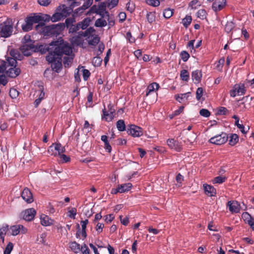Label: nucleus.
<instances>
[{"mask_svg": "<svg viewBox=\"0 0 254 254\" xmlns=\"http://www.w3.org/2000/svg\"><path fill=\"white\" fill-rule=\"evenodd\" d=\"M39 48L42 53L48 52L46 57L48 62L54 61L56 58L62 59L64 56H70L72 53L69 44L63 40L53 41L49 44L42 45Z\"/></svg>", "mask_w": 254, "mask_h": 254, "instance_id": "f257e3e1", "label": "nucleus"}, {"mask_svg": "<svg viewBox=\"0 0 254 254\" xmlns=\"http://www.w3.org/2000/svg\"><path fill=\"white\" fill-rule=\"evenodd\" d=\"M9 54L11 57H8L6 61L3 62L5 73L6 75L11 78H15L20 73V69L16 67L17 60L21 61L23 59V56L18 49H11L9 51Z\"/></svg>", "mask_w": 254, "mask_h": 254, "instance_id": "f03ea898", "label": "nucleus"}, {"mask_svg": "<svg viewBox=\"0 0 254 254\" xmlns=\"http://www.w3.org/2000/svg\"><path fill=\"white\" fill-rule=\"evenodd\" d=\"M40 32L44 36H53L60 34L64 28V25L62 23L52 24L48 26H40Z\"/></svg>", "mask_w": 254, "mask_h": 254, "instance_id": "7ed1b4c3", "label": "nucleus"}, {"mask_svg": "<svg viewBox=\"0 0 254 254\" xmlns=\"http://www.w3.org/2000/svg\"><path fill=\"white\" fill-rule=\"evenodd\" d=\"M13 31V22L11 18H7L0 24V35L3 38L10 37Z\"/></svg>", "mask_w": 254, "mask_h": 254, "instance_id": "20e7f679", "label": "nucleus"}, {"mask_svg": "<svg viewBox=\"0 0 254 254\" xmlns=\"http://www.w3.org/2000/svg\"><path fill=\"white\" fill-rule=\"evenodd\" d=\"M228 139V136L225 132H222L221 134L215 135L211 137L209 142L212 144L220 145L227 142Z\"/></svg>", "mask_w": 254, "mask_h": 254, "instance_id": "39448f33", "label": "nucleus"}, {"mask_svg": "<svg viewBox=\"0 0 254 254\" xmlns=\"http://www.w3.org/2000/svg\"><path fill=\"white\" fill-rule=\"evenodd\" d=\"M246 92V89L244 83H240L236 84L233 87L232 89L230 91V95L232 97L237 95H243Z\"/></svg>", "mask_w": 254, "mask_h": 254, "instance_id": "423d86ee", "label": "nucleus"}, {"mask_svg": "<svg viewBox=\"0 0 254 254\" xmlns=\"http://www.w3.org/2000/svg\"><path fill=\"white\" fill-rule=\"evenodd\" d=\"M78 2L73 1L69 6H66L65 5L63 4L58 8L59 11H61V14L63 17H66L73 11V8L75 5H78Z\"/></svg>", "mask_w": 254, "mask_h": 254, "instance_id": "0eeeda50", "label": "nucleus"}, {"mask_svg": "<svg viewBox=\"0 0 254 254\" xmlns=\"http://www.w3.org/2000/svg\"><path fill=\"white\" fill-rule=\"evenodd\" d=\"M127 133L133 137H139L142 135V129L138 126L130 125L127 128Z\"/></svg>", "mask_w": 254, "mask_h": 254, "instance_id": "6e6552de", "label": "nucleus"}, {"mask_svg": "<svg viewBox=\"0 0 254 254\" xmlns=\"http://www.w3.org/2000/svg\"><path fill=\"white\" fill-rule=\"evenodd\" d=\"M34 45L33 43H26V44H23L21 46L19 50L22 52V54H21L23 56H29L32 54V53L34 52Z\"/></svg>", "mask_w": 254, "mask_h": 254, "instance_id": "1a4fd4ad", "label": "nucleus"}, {"mask_svg": "<svg viewBox=\"0 0 254 254\" xmlns=\"http://www.w3.org/2000/svg\"><path fill=\"white\" fill-rule=\"evenodd\" d=\"M167 144L171 149H173L177 152H180L183 149L181 142L174 138H169L167 140Z\"/></svg>", "mask_w": 254, "mask_h": 254, "instance_id": "9d476101", "label": "nucleus"}, {"mask_svg": "<svg viewBox=\"0 0 254 254\" xmlns=\"http://www.w3.org/2000/svg\"><path fill=\"white\" fill-rule=\"evenodd\" d=\"M36 213V210L33 208H30L23 211L21 215L25 221H31L34 219Z\"/></svg>", "mask_w": 254, "mask_h": 254, "instance_id": "9b49d317", "label": "nucleus"}, {"mask_svg": "<svg viewBox=\"0 0 254 254\" xmlns=\"http://www.w3.org/2000/svg\"><path fill=\"white\" fill-rule=\"evenodd\" d=\"M10 229L13 236H16L20 233L24 234L27 232V229L22 225H13L10 227Z\"/></svg>", "mask_w": 254, "mask_h": 254, "instance_id": "f8f14e48", "label": "nucleus"}, {"mask_svg": "<svg viewBox=\"0 0 254 254\" xmlns=\"http://www.w3.org/2000/svg\"><path fill=\"white\" fill-rule=\"evenodd\" d=\"M21 196L23 199L28 203H31L34 201L32 193L27 188H25L23 189L21 192Z\"/></svg>", "mask_w": 254, "mask_h": 254, "instance_id": "ddd939ff", "label": "nucleus"}, {"mask_svg": "<svg viewBox=\"0 0 254 254\" xmlns=\"http://www.w3.org/2000/svg\"><path fill=\"white\" fill-rule=\"evenodd\" d=\"M212 8L215 11H219L222 10L226 5V0H213Z\"/></svg>", "mask_w": 254, "mask_h": 254, "instance_id": "4468645a", "label": "nucleus"}, {"mask_svg": "<svg viewBox=\"0 0 254 254\" xmlns=\"http://www.w3.org/2000/svg\"><path fill=\"white\" fill-rule=\"evenodd\" d=\"M227 206L232 213H238L240 211V205L237 201H229Z\"/></svg>", "mask_w": 254, "mask_h": 254, "instance_id": "2eb2a0df", "label": "nucleus"}, {"mask_svg": "<svg viewBox=\"0 0 254 254\" xmlns=\"http://www.w3.org/2000/svg\"><path fill=\"white\" fill-rule=\"evenodd\" d=\"M41 20H43L42 16L34 13L33 15L27 16L25 19V21L29 22V24H30L31 26L33 28L34 24L39 23Z\"/></svg>", "mask_w": 254, "mask_h": 254, "instance_id": "dca6fc26", "label": "nucleus"}, {"mask_svg": "<svg viewBox=\"0 0 254 254\" xmlns=\"http://www.w3.org/2000/svg\"><path fill=\"white\" fill-rule=\"evenodd\" d=\"M93 12L100 15L102 18H107L108 19L109 18V13L106 10V6L104 3L100 5L98 9H95Z\"/></svg>", "mask_w": 254, "mask_h": 254, "instance_id": "f3484780", "label": "nucleus"}, {"mask_svg": "<svg viewBox=\"0 0 254 254\" xmlns=\"http://www.w3.org/2000/svg\"><path fill=\"white\" fill-rule=\"evenodd\" d=\"M205 193L208 196H214L216 194V189L211 185L206 184H203Z\"/></svg>", "mask_w": 254, "mask_h": 254, "instance_id": "a211bd4d", "label": "nucleus"}, {"mask_svg": "<svg viewBox=\"0 0 254 254\" xmlns=\"http://www.w3.org/2000/svg\"><path fill=\"white\" fill-rule=\"evenodd\" d=\"M48 62L51 63V67L53 70L57 72H59V71L62 68V59L56 58L54 61Z\"/></svg>", "mask_w": 254, "mask_h": 254, "instance_id": "6ab92c4d", "label": "nucleus"}, {"mask_svg": "<svg viewBox=\"0 0 254 254\" xmlns=\"http://www.w3.org/2000/svg\"><path fill=\"white\" fill-rule=\"evenodd\" d=\"M201 77L202 73L200 70L196 69L192 72L191 78L195 84L199 83L201 81Z\"/></svg>", "mask_w": 254, "mask_h": 254, "instance_id": "aec40b11", "label": "nucleus"}, {"mask_svg": "<svg viewBox=\"0 0 254 254\" xmlns=\"http://www.w3.org/2000/svg\"><path fill=\"white\" fill-rule=\"evenodd\" d=\"M5 70V67H4V65L3 63L1 64V65L0 66V84H2L4 86L8 82L5 75L4 74Z\"/></svg>", "mask_w": 254, "mask_h": 254, "instance_id": "412c9836", "label": "nucleus"}, {"mask_svg": "<svg viewBox=\"0 0 254 254\" xmlns=\"http://www.w3.org/2000/svg\"><path fill=\"white\" fill-rule=\"evenodd\" d=\"M159 87V84L156 82H153L150 84L146 89V95L148 96L151 92L157 90Z\"/></svg>", "mask_w": 254, "mask_h": 254, "instance_id": "4be33fe9", "label": "nucleus"}, {"mask_svg": "<svg viewBox=\"0 0 254 254\" xmlns=\"http://www.w3.org/2000/svg\"><path fill=\"white\" fill-rule=\"evenodd\" d=\"M102 112H103V115L102 116V119H104L107 122H111V121H112V120L114 118L115 114L108 113L106 111V110L105 107H104V109L103 110Z\"/></svg>", "mask_w": 254, "mask_h": 254, "instance_id": "5701e85b", "label": "nucleus"}, {"mask_svg": "<svg viewBox=\"0 0 254 254\" xmlns=\"http://www.w3.org/2000/svg\"><path fill=\"white\" fill-rule=\"evenodd\" d=\"M132 187V185L130 183L121 184L118 186L119 189L120 190V193H124L128 191Z\"/></svg>", "mask_w": 254, "mask_h": 254, "instance_id": "b1692460", "label": "nucleus"}, {"mask_svg": "<svg viewBox=\"0 0 254 254\" xmlns=\"http://www.w3.org/2000/svg\"><path fill=\"white\" fill-rule=\"evenodd\" d=\"M245 217L246 222L248 223L253 230H254V219L252 216L248 213L246 212L244 214Z\"/></svg>", "mask_w": 254, "mask_h": 254, "instance_id": "393cba45", "label": "nucleus"}, {"mask_svg": "<svg viewBox=\"0 0 254 254\" xmlns=\"http://www.w3.org/2000/svg\"><path fill=\"white\" fill-rule=\"evenodd\" d=\"M69 247L74 253H78L81 251V248L79 244L76 242H72L69 243Z\"/></svg>", "mask_w": 254, "mask_h": 254, "instance_id": "a878e982", "label": "nucleus"}, {"mask_svg": "<svg viewBox=\"0 0 254 254\" xmlns=\"http://www.w3.org/2000/svg\"><path fill=\"white\" fill-rule=\"evenodd\" d=\"M239 141V136L236 133L231 134L229 140V144L231 146L235 145Z\"/></svg>", "mask_w": 254, "mask_h": 254, "instance_id": "bb28decb", "label": "nucleus"}, {"mask_svg": "<svg viewBox=\"0 0 254 254\" xmlns=\"http://www.w3.org/2000/svg\"><path fill=\"white\" fill-rule=\"evenodd\" d=\"M180 77L182 80L188 81L190 78V74L186 69H183L180 73Z\"/></svg>", "mask_w": 254, "mask_h": 254, "instance_id": "cd10ccee", "label": "nucleus"}, {"mask_svg": "<svg viewBox=\"0 0 254 254\" xmlns=\"http://www.w3.org/2000/svg\"><path fill=\"white\" fill-rule=\"evenodd\" d=\"M8 230V226L7 225H3L0 229V238L3 242L4 240V236L6 235Z\"/></svg>", "mask_w": 254, "mask_h": 254, "instance_id": "c85d7f7f", "label": "nucleus"}, {"mask_svg": "<svg viewBox=\"0 0 254 254\" xmlns=\"http://www.w3.org/2000/svg\"><path fill=\"white\" fill-rule=\"evenodd\" d=\"M107 25L106 20L103 18L97 19L95 22V26L97 27H103Z\"/></svg>", "mask_w": 254, "mask_h": 254, "instance_id": "c756f323", "label": "nucleus"}, {"mask_svg": "<svg viewBox=\"0 0 254 254\" xmlns=\"http://www.w3.org/2000/svg\"><path fill=\"white\" fill-rule=\"evenodd\" d=\"M41 223L43 226H50L52 224V220L45 215L41 218Z\"/></svg>", "mask_w": 254, "mask_h": 254, "instance_id": "7c9ffc66", "label": "nucleus"}, {"mask_svg": "<svg viewBox=\"0 0 254 254\" xmlns=\"http://www.w3.org/2000/svg\"><path fill=\"white\" fill-rule=\"evenodd\" d=\"M90 21L91 19L90 18L87 17L84 18L81 22H79L78 23L80 24L81 28L84 30L86 29L87 27L89 26Z\"/></svg>", "mask_w": 254, "mask_h": 254, "instance_id": "2f4dec72", "label": "nucleus"}, {"mask_svg": "<svg viewBox=\"0 0 254 254\" xmlns=\"http://www.w3.org/2000/svg\"><path fill=\"white\" fill-rule=\"evenodd\" d=\"M43 20H41V21L39 22V24L36 26V30H38V28L40 27V26H43L45 25L44 22L49 21L50 20H51V17L47 14H46L44 16H42Z\"/></svg>", "mask_w": 254, "mask_h": 254, "instance_id": "473e14b6", "label": "nucleus"}, {"mask_svg": "<svg viewBox=\"0 0 254 254\" xmlns=\"http://www.w3.org/2000/svg\"><path fill=\"white\" fill-rule=\"evenodd\" d=\"M235 27V24L233 21H228L225 26V31L227 33L230 32Z\"/></svg>", "mask_w": 254, "mask_h": 254, "instance_id": "72a5a7b5", "label": "nucleus"}, {"mask_svg": "<svg viewBox=\"0 0 254 254\" xmlns=\"http://www.w3.org/2000/svg\"><path fill=\"white\" fill-rule=\"evenodd\" d=\"M117 128L120 131H123L126 129V125L124 120H120L117 122Z\"/></svg>", "mask_w": 254, "mask_h": 254, "instance_id": "f704fd0d", "label": "nucleus"}, {"mask_svg": "<svg viewBox=\"0 0 254 254\" xmlns=\"http://www.w3.org/2000/svg\"><path fill=\"white\" fill-rule=\"evenodd\" d=\"M190 94V92H188L184 94H178L175 96L176 99L179 102H181L184 99L187 100Z\"/></svg>", "mask_w": 254, "mask_h": 254, "instance_id": "c9c22d12", "label": "nucleus"}, {"mask_svg": "<svg viewBox=\"0 0 254 254\" xmlns=\"http://www.w3.org/2000/svg\"><path fill=\"white\" fill-rule=\"evenodd\" d=\"M191 17L190 16L187 15L183 19L182 23L185 27L187 28L191 23Z\"/></svg>", "mask_w": 254, "mask_h": 254, "instance_id": "e433bc0d", "label": "nucleus"}, {"mask_svg": "<svg viewBox=\"0 0 254 254\" xmlns=\"http://www.w3.org/2000/svg\"><path fill=\"white\" fill-rule=\"evenodd\" d=\"M173 9L168 8L164 10L163 16L165 18L168 19L173 15Z\"/></svg>", "mask_w": 254, "mask_h": 254, "instance_id": "4c0bfd02", "label": "nucleus"}, {"mask_svg": "<svg viewBox=\"0 0 254 254\" xmlns=\"http://www.w3.org/2000/svg\"><path fill=\"white\" fill-rule=\"evenodd\" d=\"M63 17L61 12H56L54 13L51 18L53 22H56L60 20Z\"/></svg>", "mask_w": 254, "mask_h": 254, "instance_id": "58836bf2", "label": "nucleus"}, {"mask_svg": "<svg viewBox=\"0 0 254 254\" xmlns=\"http://www.w3.org/2000/svg\"><path fill=\"white\" fill-rule=\"evenodd\" d=\"M56 148H57V147H55L54 143H53L48 149V153L49 154L54 155L55 156H57L58 153L57 151H56Z\"/></svg>", "mask_w": 254, "mask_h": 254, "instance_id": "ea45409f", "label": "nucleus"}, {"mask_svg": "<svg viewBox=\"0 0 254 254\" xmlns=\"http://www.w3.org/2000/svg\"><path fill=\"white\" fill-rule=\"evenodd\" d=\"M55 147H57L56 148V151H57L58 155H60L62 153L65 152V149L64 147H63L60 143H54Z\"/></svg>", "mask_w": 254, "mask_h": 254, "instance_id": "a19ab883", "label": "nucleus"}, {"mask_svg": "<svg viewBox=\"0 0 254 254\" xmlns=\"http://www.w3.org/2000/svg\"><path fill=\"white\" fill-rule=\"evenodd\" d=\"M227 178L225 177L218 176L215 177L213 180V184H222L224 183Z\"/></svg>", "mask_w": 254, "mask_h": 254, "instance_id": "79ce46f5", "label": "nucleus"}, {"mask_svg": "<svg viewBox=\"0 0 254 254\" xmlns=\"http://www.w3.org/2000/svg\"><path fill=\"white\" fill-rule=\"evenodd\" d=\"M146 18L149 23H152L155 20V12H150L147 14Z\"/></svg>", "mask_w": 254, "mask_h": 254, "instance_id": "37998d69", "label": "nucleus"}, {"mask_svg": "<svg viewBox=\"0 0 254 254\" xmlns=\"http://www.w3.org/2000/svg\"><path fill=\"white\" fill-rule=\"evenodd\" d=\"M9 94L11 98L16 99L19 95V92L16 89L11 88L9 90Z\"/></svg>", "mask_w": 254, "mask_h": 254, "instance_id": "c03bdc74", "label": "nucleus"}, {"mask_svg": "<svg viewBox=\"0 0 254 254\" xmlns=\"http://www.w3.org/2000/svg\"><path fill=\"white\" fill-rule=\"evenodd\" d=\"M180 56L182 60L185 62H187L190 57V54L186 51H182L180 53Z\"/></svg>", "mask_w": 254, "mask_h": 254, "instance_id": "a18cd8bd", "label": "nucleus"}, {"mask_svg": "<svg viewBox=\"0 0 254 254\" xmlns=\"http://www.w3.org/2000/svg\"><path fill=\"white\" fill-rule=\"evenodd\" d=\"M81 28L80 24L78 23L76 25H72L69 28V33H74L76 32L78 30H79Z\"/></svg>", "mask_w": 254, "mask_h": 254, "instance_id": "49530a36", "label": "nucleus"}, {"mask_svg": "<svg viewBox=\"0 0 254 254\" xmlns=\"http://www.w3.org/2000/svg\"><path fill=\"white\" fill-rule=\"evenodd\" d=\"M146 3L148 5L156 7L160 5V1L159 0H145Z\"/></svg>", "mask_w": 254, "mask_h": 254, "instance_id": "de8ad7c7", "label": "nucleus"}, {"mask_svg": "<svg viewBox=\"0 0 254 254\" xmlns=\"http://www.w3.org/2000/svg\"><path fill=\"white\" fill-rule=\"evenodd\" d=\"M108 1L107 6L110 9L116 6L119 2V0H108Z\"/></svg>", "mask_w": 254, "mask_h": 254, "instance_id": "09e8293b", "label": "nucleus"}, {"mask_svg": "<svg viewBox=\"0 0 254 254\" xmlns=\"http://www.w3.org/2000/svg\"><path fill=\"white\" fill-rule=\"evenodd\" d=\"M99 41V38L97 36H95L92 39L89 40L88 44L89 45L95 46L98 44Z\"/></svg>", "mask_w": 254, "mask_h": 254, "instance_id": "8fccbe9b", "label": "nucleus"}, {"mask_svg": "<svg viewBox=\"0 0 254 254\" xmlns=\"http://www.w3.org/2000/svg\"><path fill=\"white\" fill-rule=\"evenodd\" d=\"M13 244L9 242L4 251L3 254H10L13 249Z\"/></svg>", "mask_w": 254, "mask_h": 254, "instance_id": "3c124183", "label": "nucleus"}, {"mask_svg": "<svg viewBox=\"0 0 254 254\" xmlns=\"http://www.w3.org/2000/svg\"><path fill=\"white\" fill-rule=\"evenodd\" d=\"M197 15L198 18L203 19L206 18V12L203 9H199L197 12Z\"/></svg>", "mask_w": 254, "mask_h": 254, "instance_id": "603ef678", "label": "nucleus"}, {"mask_svg": "<svg viewBox=\"0 0 254 254\" xmlns=\"http://www.w3.org/2000/svg\"><path fill=\"white\" fill-rule=\"evenodd\" d=\"M82 39L80 36L73 37L72 38V42L77 45H79L82 43Z\"/></svg>", "mask_w": 254, "mask_h": 254, "instance_id": "864d4df0", "label": "nucleus"}, {"mask_svg": "<svg viewBox=\"0 0 254 254\" xmlns=\"http://www.w3.org/2000/svg\"><path fill=\"white\" fill-rule=\"evenodd\" d=\"M22 29L24 32H28L31 30L33 28L29 24V22H25V24H23L21 26Z\"/></svg>", "mask_w": 254, "mask_h": 254, "instance_id": "5fc2aeb1", "label": "nucleus"}, {"mask_svg": "<svg viewBox=\"0 0 254 254\" xmlns=\"http://www.w3.org/2000/svg\"><path fill=\"white\" fill-rule=\"evenodd\" d=\"M199 114L204 117L207 118L210 116V112L206 109H202L199 111Z\"/></svg>", "mask_w": 254, "mask_h": 254, "instance_id": "6e6d98bb", "label": "nucleus"}, {"mask_svg": "<svg viewBox=\"0 0 254 254\" xmlns=\"http://www.w3.org/2000/svg\"><path fill=\"white\" fill-rule=\"evenodd\" d=\"M69 214L68 216L71 218L75 219L77 213V210L75 207L71 208L68 212Z\"/></svg>", "mask_w": 254, "mask_h": 254, "instance_id": "4d7b16f0", "label": "nucleus"}, {"mask_svg": "<svg viewBox=\"0 0 254 254\" xmlns=\"http://www.w3.org/2000/svg\"><path fill=\"white\" fill-rule=\"evenodd\" d=\"M75 22V18L74 17H70L66 19L65 23L67 27L71 26L73 23Z\"/></svg>", "mask_w": 254, "mask_h": 254, "instance_id": "13d9d810", "label": "nucleus"}, {"mask_svg": "<svg viewBox=\"0 0 254 254\" xmlns=\"http://www.w3.org/2000/svg\"><path fill=\"white\" fill-rule=\"evenodd\" d=\"M90 75V71L86 69H83L82 70V76L83 78L85 81L87 80L88 78Z\"/></svg>", "mask_w": 254, "mask_h": 254, "instance_id": "bf43d9fd", "label": "nucleus"}, {"mask_svg": "<svg viewBox=\"0 0 254 254\" xmlns=\"http://www.w3.org/2000/svg\"><path fill=\"white\" fill-rule=\"evenodd\" d=\"M203 89L201 87H199L197 89L196 91V98L197 100H199L202 96Z\"/></svg>", "mask_w": 254, "mask_h": 254, "instance_id": "052dcab7", "label": "nucleus"}, {"mask_svg": "<svg viewBox=\"0 0 254 254\" xmlns=\"http://www.w3.org/2000/svg\"><path fill=\"white\" fill-rule=\"evenodd\" d=\"M22 43L23 44H26V43H33L34 42H33L31 40L30 36L29 35H26L22 39Z\"/></svg>", "mask_w": 254, "mask_h": 254, "instance_id": "680f3d73", "label": "nucleus"}, {"mask_svg": "<svg viewBox=\"0 0 254 254\" xmlns=\"http://www.w3.org/2000/svg\"><path fill=\"white\" fill-rule=\"evenodd\" d=\"M126 37L129 43H133L135 42V39L134 37L132 36L130 32H127V33Z\"/></svg>", "mask_w": 254, "mask_h": 254, "instance_id": "e2e57ef3", "label": "nucleus"}, {"mask_svg": "<svg viewBox=\"0 0 254 254\" xmlns=\"http://www.w3.org/2000/svg\"><path fill=\"white\" fill-rule=\"evenodd\" d=\"M84 10L85 9L83 8L82 6L80 7H78V8L76 9L73 12V16L81 14L83 12Z\"/></svg>", "mask_w": 254, "mask_h": 254, "instance_id": "0e129e2a", "label": "nucleus"}, {"mask_svg": "<svg viewBox=\"0 0 254 254\" xmlns=\"http://www.w3.org/2000/svg\"><path fill=\"white\" fill-rule=\"evenodd\" d=\"M38 3L42 6H47L51 3L50 0H38Z\"/></svg>", "mask_w": 254, "mask_h": 254, "instance_id": "69168bd1", "label": "nucleus"}, {"mask_svg": "<svg viewBox=\"0 0 254 254\" xmlns=\"http://www.w3.org/2000/svg\"><path fill=\"white\" fill-rule=\"evenodd\" d=\"M228 110L226 108L224 107H221L218 110V114L221 115H225L227 114Z\"/></svg>", "mask_w": 254, "mask_h": 254, "instance_id": "338daca9", "label": "nucleus"}, {"mask_svg": "<svg viewBox=\"0 0 254 254\" xmlns=\"http://www.w3.org/2000/svg\"><path fill=\"white\" fill-rule=\"evenodd\" d=\"M122 217L123 216L122 215L120 216L121 223L125 226H127L129 223L128 218L127 217H126L124 218H122Z\"/></svg>", "mask_w": 254, "mask_h": 254, "instance_id": "774afa93", "label": "nucleus"}]
</instances>
